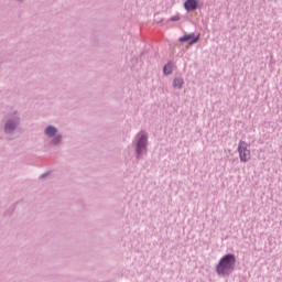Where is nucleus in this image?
<instances>
[{"label":"nucleus","instance_id":"obj_2","mask_svg":"<svg viewBox=\"0 0 282 282\" xmlns=\"http://www.w3.org/2000/svg\"><path fill=\"white\" fill-rule=\"evenodd\" d=\"M237 265V257L232 253L223 256L216 265V273L218 276H230L235 272Z\"/></svg>","mask_w":282,"mask_h":282},{"label":"nucleus","instance_id":"obj_1","mask_svg":"<svg viewBox=\"0 0 282 282\" xmlns=\"http://www.w3.org/2000/svg\"><path fill=\"white\" fill-rule=\"evenodd\" d=\"M21 127V116L19 112L14 111L9 113L3 120V133L7 137V140H14L17 131Z\"/></svg>","mask_w":282,"mask_h":282},{"label":"nucleus","instance_id":"obj_12","mask_svg":"<svg viewBox=\"0 0 282 282\" xmlns=\"http://www.w3.org/2000/svg\"><path fill=\"white\" fill-rule=\"evenodd\" d=\"M19 3H23V1H25V0H17Z\"/></svg>","mask_w":282,"mask_h":282},{"label":"nucleus","instance_id":"obj_11","mask_svg":"<svg viewBox=\"0 0 282 282\" xmlns=\"http://www.w3.org/2000/svg\"><path fill=\"white\" fill-rule=\"evenodd\" d=\"M47 175H50V172H45V173L41 174L40 180H45V177H47Z\"/></svg>","mask_w":282,"mask_h":282},{"label":"nucleus","instance_id":"obj_3","mask_svg":"<svg viewBox=\"0 0 282 282\" xmlns=\"http://www.w3.org/2000/svg\"><path fill=\"white\" fill-rule=\"evenodd\" d=\"M148 147H149V137L147 134H141L135 142V148H134L137 161L142 160V156L147 155Z\"/></svg>","mask_w":282,"mask_h":282},{"label":"nucleus","instance_id":"obj_10","mask_svg":"<svg viewBox=\"0 0 282 282\" xmlns=\"http://www.w3.org/2000/svg\"><path fill=\"white\" fill-rule=\"evenodd\" d=\"M180 19H182V18L180 17V14H176V15L171 17V18L169 19V21L175 22V21H180Z\"/></svg>","mask_w":282,"mask_h":282},{"label":"nucleus","instance_id":"obj_9","mask_svg":"<svg viewBox=\"0 0 282 282\" xmlns=\"http://www.w3.org/2000/svg\"><path fill=\"white\" fill-rule=\"evenodd\" d=\"M163 74L165 76H171V74H173V62H169L167 64L164 65Z\"/></svg>","mask_w":282,"mask_h":282},{"label":"nucleus","instance_id":"obj_7","mask_svg":"<svg viewBox=\"0 0 282 282\" xmlns=\"http://www.w3.org/2000/svg\"><path fill=\"white\" fill-rule=\"evenodd\" d=\"M184 8L187 12H195L198 8L197 0H186L184 2Z\"/></svg>","mask_w":282,"mask_h":282},{"label":"nucleus","instance_id":"obj_5","mask_svg":"<svg viewBox=\"0 0 282 282\" xmlns=\"http://www.w3.org/2000/svg\"><path fill=\"white\" fill-rule=\"evenodd\" d=\"M248 143L246 141H239L238 143V153L240 162H248L250 160V150L248 149Z\"/></svg>","mask_w":282,"mask_h":282},{"label":"nucleus","instance_id":"obj_4","mask_svg":"<svg viewBox=\"0 0 282 282\" xmlns=\"http://www.w3.org/2000/svg\"><path fill=\"white\" fill-rule=\"evenodd\" d=\"M44 133L46 138H52L51 144H53V147H58V144L63 142V134H58V128L55 126H47Z\"/></svg>","mask_w":282,"mask_h":282},{"label":"nucleus","instance_id":"obj_6","mask_svg":"<svg viewBox=\"0 0 282 282\" xmlns=\"http://www.w3.org/2000/svg\"><path fill=\"white\" fill-rule=\"evenodd\" d=\"M180 43H187L189 42V45H193V43H197L199 41V35L195 36V33H189L181 36L178 39Z\"/></svg>","mask_w":282,"mask_h":282},{"label":"nucleus","instance_id":"obj_8","mask_svg":"<svg viewBox=\"0 0 282 282\" xmlns=\"http://www.w3.org/2000/svg\"><path fill=\"white\" fill-rule=\"evenodd\" d=\"M172 86L174 89H182L184 87V78L176 77L173 79Z\"/></svg>","mask_w":282,"mask_h":282}]
</instances>
